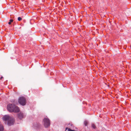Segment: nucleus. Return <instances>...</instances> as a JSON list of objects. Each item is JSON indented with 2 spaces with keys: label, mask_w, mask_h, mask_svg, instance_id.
I'll return each instance as SVG.
<instances>
[{
  "label": "nucleus",
  "mask_w": 131,
  "mask_h": 131,
  "mask_svg": "<svg viewBox=\"0 0 131 131\" xmlns=\"http://www.w3.org/2000/svg\"><path fill=\"white\" fill-rule=\"evenodd\" d=\"M7 109L8 111L10 112L17 113L19 112L20 111L19 108L18 106L10 104L7 105Z\"/></svg>",
  "instance_id": "f257e3e1"
},
{
  "label": "nucleus",
  "mask_w": 131,
  "mask_h": 131,
  "mask_svg": "<svg viewBox=\"0 0 131 131\" xmlns=\"http://www.w3.org/2000/svg\"><path fill=\"white\" fill-rule=\"evenodd\" d=\"M3 120L5 122L6 124V122L7 121V124L8 125L11 126L13 124L14 119L13 118H11L8 115H5L3 118Z\"/></svg>",
  "instance_id": "f03ea898"
},
{
  "label": "nucleus",
  "mask_w": 131,
  "mask_h": 131,
  "mask_svg": "<svg viewBox=\"0 0 131 131\" xmlns=\"http://www.w3.org/2000/svg\"><path fill=\"white\" fill-rule=\"evenodd\" d=\"M19 103L23 106L25 105L26 104V100L25 98L23 97H20L18 99Z\"/></svg>",
  "instance_id": "7ed1b4c3"
},
{
  "label": "nucleus",
  "mask_w": 131,
  "mask_h": 131,
  "mask_svg": "<svg viewBox=\"0 0 131 131\" xmlns=\"http://www.w3.org/2000/svg\"><path fill=\"white\" fill-rule=\"evenodd\" d=\"M44 125L45 127H48L50 125V122L49 119L47 118H45L43 120Z\"/></svg>",
  "instance_id": "20e7f679"
},
{
  "label": "nucleus",
  "mask_w": 131,
  "mask_h": 131,
  "mask_svg": "<svg viewBox=\"0 0 131 131\" xmlns=\"http://www.w3.org/2000/svg\"><path fill=\"white\" fill-rule=\"evenodd\" d=\"M18 117L20 119H21L24 117V115L21 112L18 114Z\"/></svg>",
  "instance_id": "39448f33"
},
{
  "label": "nucleus",
  "mask_w": 131,
  "mask_h": 131,
  "mask_svg": "<svg viewBox=\"0 0 131 131\" xmlns=\"http://www.w3.org/2000/svg\"><path fill=\"white\" fill-rule=\"evenodd\" d=\"M4 130V128L2 126L0 125V131H3Z\"/></svg>",
  "instance_id": "423d86ee"
},
{
  "label": "nucleus",
  "mask_w": 131,
  "mask_h": 131,
  "mask_svg": "<svg viewBox=\"0 0 131 131\" xmlns=\"http://www.w3.org/2000/svg\"><path fill=\"white\" fill-rule=\"evenodd\" d=\"M88 122L87 121H85L84 122V125L86 126L88 124Z\"/></svg>",
  "instance_id": "0eeeda50"
},
{
  "label": "nucleus",
  "mask_w": 131,
  "mask_h": 131,
  "mask_svg": "<svg viewBox=\"0 0 131 131\" xmlns=\"http://www.w3.org/2000/svg\"><path fill=\"white\" fill-rule=\"evenodd\" d=\"M13 20L12 19H10L9 20V21L8 22L9 24L10 25L11 24V23L13 21Z\"/></svg>",
  "instance_id": "6e6552de"
},
{
  "label": "nucleus",
  "mask_w": 131,
  "mask_h": 131,
  "mask_svg": "<svg viewBox=\"0 0 131 131\" xmlns=\"http://www.w3.org/2000/svg\"><path fill=\"white\" fill-rule=\"evenodd\" d=\"M92 127L94 129L95 128V126L94 124H92Z\"/></svg>",
  "instance_id": "1a4fd4ad"
},
{
  "label": "nucleus",
  "mask_w": 131,
  "mask_h": 131,
  "mask_svg": "<svg viewBox=\"0 0 131 131\" xmlns=\"http://www.w3.org/2000/svg\"><path fill=\"white\" fill-rule=\"evenodd\" d=\"M22 19L20 17H19L18 18V20L19 21H20Z\"/></svg>",
  "instance_id": "9d476101"
},
{
  "label": "nucleus",
  "mask_w": 131,
  "mask_h": 131,
  "mask_svg": "<svg viewBox=\"0 0 131 131\" xmlns=\"http://www.w3.org/2000/svg\"><path fill=\"white\" fill-rule=\"evenodd\" d=\"M3 78V77H1V79H2Z\"/></svg>",
  "instance_id": "9b49d317"
}]
</instances>
